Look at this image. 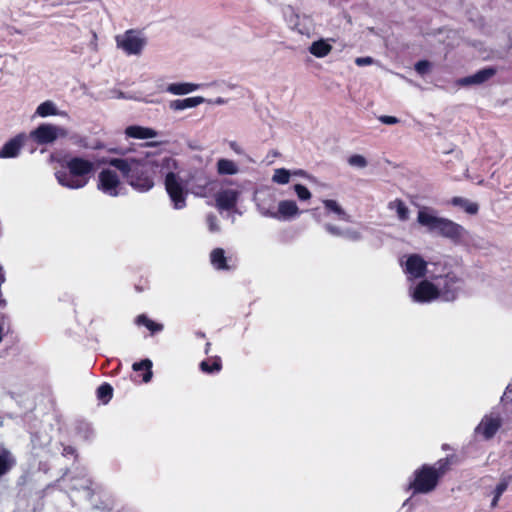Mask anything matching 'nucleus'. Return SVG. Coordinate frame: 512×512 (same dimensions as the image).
<instances>
[{
	"label": "nucleus",
	"instance_id": "f257e3e1",
	"mask_svg": "<svg viewBox=\"0 0 512 512\" xmlns=\"http://www.w3.org/2000/svg\"><path fill=\"white\" fill-rule=\"evenodd\" d=\"M127 183L139 192H147L155 185L156 176L164 175V186L175 209L186 206L188 191L186 180L181 175V166L172 156L159 151H149L126 158L113 159Z\"/></svg>",
	"mask_w": 512,
	"mask_h": 512
},
{
	"label": "nucleus",
	"instance_id": "f03ea898",
	"mask_svg": "<svg viewBox=\"0 0 512 512\" xmlns=\"http://www.w3.org/2000/svg\"><path fill=\"white\" fill-rule=\"evenodd\" d=\"M64 167L67 171L55 173L57 182L65 188L74 190L84 188L95 170L94 162L82 157L68 158Z\"/></svg>",
	"mask_w": 512,
	"mask_h": 512
},
{
	"label": "nucleus",
	"instance_id": "7ed1b4c3",
	"mask_svg": "<svg viewBox=\"0 0 512 512\" xmlns=\"http://www.w3.org/2000/svg\"><path fill=\"white\" fill-rule=\"evenodd\" d=\"M448 461L440 460L434 466L424 465L414 472V479L409 487L413 493H429L437 486L439 478L447 471Z\"/></svg>",
	"mask_w": 512,
	"mask_h": 512
},
{
	"label": "nucleus",
	"instance_id": "20e7f679",
	"mask_svg": "<svg viewBox=\"0 0 512 512\" xmlns=\"http://www.w3.org/2000/svg\"><path fill=\"white\" fill-rule=\"evenodd\" d=\"M258 209L262 216L282 222L293 221L302 213L296 201L292 199L280 200L275 207L259 203Z\"/></svg>",
	"mask_w": 512,
	"mask_h": 512
},
{
	"label": "nucleus",
	"instance_id": "39448f33",
	"mask_svg": "<svg viewBox=\"0 0 512 512\" xmlns=\"http://www.w3.org/2000/svg\"><path fill=\"white\" fill-rule=\"evenodd\" d=\"M112 167L102 169L97 177V189L110 197H117L124 189V185L119 177L117 167L110 162Z\"/></svg>",
	"mask_w": 512,
	"mask_h": 512
},
{
	"label": "nucleus",
	"instance_id": "423d86ee",
	"mask_svg": "<svg viewBox=\"0 0 512 512\" xmlns=\"http://www.w3.org/2000/svg\"><path fill=\"white\" fill-rule=\"evenodd\" d=\"M118 48L128 55H139L146 46L147 40L141 32L129 30L116 37Z\"/></svg>",
	"mask_w": 512,
	"mask_h": 512
},
{
	"label": "nucleus",
	"instance_id": "0eeeda50",
	"mask_svg": "<svg viewBox=\"0 0 512 512\" xmlns=\"http://www.w3.org/2000/svg\"><path fill=\"white\" fill-rule=\"evenodd\" d=\"M66 136L67 131L64 128L44 123L32 130L28 137L38 145H46L53 143L58 138H64Z\"/></svg>",
	"mask_w": 512,
	"mask_h": 512
},
{
	"label": "nucleus",
	"instance_id": "6e6552de",
	"mask_svg": "<svg viewBox=\"0 0 512 512\" xmlns=\"http://www.w3.org/2000/svg\"><path fill=\"white\" fill-rule=\"evenodd\" d=\"M439 288L434 277L431 280H422L409 288V296L416 303H429L439 298Z\"/></svg>",
	"mask_w": 512,
	"mask_h": 512
},
{
	"label": "nucleus",
	"instance_id": "1a4fd4ad",
	"mask_svg": "<svg viewBox=\"0 0 512 512\" xmlns=\"http://www.w3.org/2000/svg\"><path fill=\"white\" fill-rule=\"evenodd\" d=\"M400 265L408 280L421 278L427 271V262L418 254L402 256Z\"/></svg>",
	"mask_w": 512,
	"mask_h": 512
},
{
	"label": "nucleus",
	"instance_id": "9d476101",
	"mask_svg": "<svg viewBox=\"0 0 512 512\" xmlns=\"http://www.w3.org/2000/svg\"><path fill=\"white\" fill-rule=\"evenodd\" d=\"M434 281L437 288H439V298L444 301H451L456 298L459 290V280L455 275L434 276Z\"/></svg>",
	"mask_w": 512,
	"mask_h": 512
},
{
	"label": "nucleus",
	"instance_id": "9b49d317",
	"mask_svg": "<svg viewBox=\"0 0 512 512\" xmlns=\"http://www.w3.org/2000/svg\"><path fill=\"white\" fill-rule=\"evenodd\" d=\"M502 425L501 417L496 413L485 415L475 428V434L483 439H491Z\"/></svg>",
	"mask_w": 512,
	"mask_h": 512
},
{
	"label": "nucleus",
	"instance_id": "f8f14e48",
	"mask_svg": "<svg viewBox=\"0 0 512 512\" xmlns=\"http://www.w3.org/2000/svg\"><path fill=\"white\" fill-rule=\"evenodd\" d=\"M435 234L458 242L467 235V231L460 224L448 218H442Z\"/></svg>",
	"mask_w": 512,
	"mask_h": 512
},
{
	"label": "nucleus",
	"instance_id": "ddd939ff",
	"mask_svg": "<svg viewBox=\"0 0 512 512\" xmlns=\"http://www.w3.org/2000/svg\"><path fill=\"white\" fill-rule=\"evenodd\" d=\"M442 218L434 209L426 206L420 207L417 213L418 224L431 233H436Z\"/></svg>",
	"mask_w": 512,
	"mask_h": 512
},
{
	"label": "nucleus",
	"instance_id": "4468645a",
	"mask_svg": "<svg viewBox=\"0 0 512 512\" xmlns=\"http://www.w3.org/2000/svg\"><path fill=\"white\" fill-rule=\"evenodd\" d=\"M27 140V135L24 133L18 134L11 138L0 149V158H15L20 154L22 147Z\"/></svg>",
	"mask_w": 512,
	"mask_h": 512
},
{
	"label": "nucleus",
	"instance_id": "2eb2a0df",
	"mask_svg": "<svg viewBox=\"0 0 512 512\" xmlns=\"http://www.w3.org/2000/svg\"><path fill=\"white\" fill-rule=\"evenodd\" d=\"M496 74V70L492 67L484 68L473 75H469L457 80V85L461 87L476 86L487 82Z\"/></svg>",
	"mask_w": 512,
	"mask_h": 512
},
{
	"label": "nucleus",
	"instance_id": "dca6fc26",
	"mask_svg": "<svg viewBox=\"0 0 512 512\" xmlns=\"http://www.w3.org/2000/svg\"><path fill=\"white\" fill-rule=\"evenodd\" d=\"M215 182L206 177L198 176L192 179L190 185V192L197 197H209L214 192Z\"/></svg>",
	"mask_w": 512,
	"mask_h": 512
},
{
	"label": "nucleus",
	"instance_id": "f3484780",
	"mask_svg": "<svg viewBox=\"0 0 512 512\" xmlns=\"http://www.w3.org/2000/svg\"><path fill=\"white\" fill-rule=\"evenodd\" d=\"M239 191L232 188L222 189L215 195V205L219 210L233 209L238 201Z\"/></svg>",
	"mask_w": 512,
	"mask_h": 512
},
{
	"label": "nucleus",
	"instance_id": "a211bd4d",
	"mask_svg": "<svg viewBox=\"0 0 512 512\" xmlns=\"http://www.w3.org/2000/svg\"><path fill=\"white\" fill-rule=\"evenodd\" d=\"M124 134L126 138H132L136 140H149L158 137L159 132L146 126L130 125L125 128Z\"/></svg>",
	"mask_w": 512,
	"mask_h": 512
},
{
	"label": "nucleus",
	"instance_id": "6ab92c4d",
	"mask_svg": "<svg viewBox=\"0 0 512 512\" xmlns=\"http://www.w3.org/2000/svg\"><path fill=\"white\" fill-rule=\"evenodd\" d=\"M332 42H334L333 39L321 38L312 42L308 50L313 56L324 58L331 53L333 49Z\"/></svg>",
	"mask_w": 512,
	"mask_h": 512
},
{
	"label": "nucleus",
	"instance_id": "aec40b11",
	"mask_svg": "<svg viewBox=\"0 0 512 512\" xmlns=\"http://www.w3.org/2000/svg\"><path fill=\"white\" fill-rule=\"evenodd\" d=\"M322 204L324 206L326 214L334 215L339 220L349 221L350 215L337 200L323 199Z\"/></svg>",
	"mask_w": 512,
	"mask_h": 512
},
{
	"label": "nucleus",
	"instance_id": "412c9836",
	"mask_svg": "<svg viewBox=\"0 0 512 512\" xmlns=\"http://www.w3.org/2000/svg\"><path fill=\"white\" fill-rule=\"evenodd\" d=\"M216 172L220 176H234L240 172V167L232 159L229 158H219L216 161Z\"/></svg>",
	"mask_w": 512,
	"mask_h": 512
},
{
	"label": "nucleus",
	"instance_id": "4be33fe9",
	"mask_svg": "<svg viewBox=\"0 0 512 512\" xmlns=\"http://www.w3.org/2000/svg\"><path fill=\"white\" fill-rule=\"evenodd\" d=\"M206 99L202 96L188 97L185 99H176L169 103V108L173 111H183L186 109L194 108L202 103H205Z\"/></svg>",
	"mask_w": 512,
	"mask_h": 512
},
{
	"label": "nucleus",
	"instance_id": "5701e85b",
	"mask_svg": "<svg viewBox=\"0 0 512 512\" xmlns=\"http://www.w3.org/2000/svg\"><path fill=\"white\" fill-rule=\"evenodd\" d=\"M204 85L192 82L171 83L167 86L166 91L172 95H187L198 91Z\"/></svg>",
	"mask_w": 512,
	"mask_h": 512
},
{
	"label": "nucleus",
	"instance_id": "b1692460",
	"mask_svg": "<svg viewBox=\"0 0 512 512\" xmlns=\"http://www.w3.org/2000/svg\"><path fill=\"white\" fill-rule=\"evenodd\" d=\"M210 263L217 270H229V260L221 248H215L210 253Z\"/></svg>",
	"mask_w": 512,
	"mask_h": 512
},
{
	"label": "nucleus",
	"instance_id": "393cba45",
	"mask_svg": "<svg viewBox=\"0 0 512 512\" xmlns=\"http://www.w3.org/2000/svg\"><path fill=\"white\" fill-rule=\"evenodd\" d=\"M62 115H64V113L59 111L57 105L51 100H47V101H44L41 104H39L35 111V116H38L41 118H46L49 116H62Z\"/></svg>",
	"mask_w": 512,
	"mask_h": 512
},
{
	"label": "nucleus",
	"instance_id": "a878e982",
	"mask_svg": "<svg viewBox=\"0 0 512 512\" xmlns=\"http://www.w3.org/2000/svg\"><path fill=\"white\" fill-rule=\"evenodd\" d=\"M15 465V458L10 451L0 449V476L6 474Z\"/></svg>",
	"mask_w": 512,
	"mask_h": 512
},
{
	"label": "nucleus",
	"instance_id": "bb28decb",
	"mask_svg": "<svg viewBox=\"0 0 512 512\" xmlns=\"http://www.w3.org/2000/svg\"><path fill=\"white\" fill-rule=\"evenodd\" d=\"M389 209L394 211L401 221H406L409 219L410 212L406 204L401 200H394L389 203Z\"/></svg>",
	"mask_w": 512,
	"mask_h": 512
},
{
	"label": "nucleus",
	"instance_id": "cd10ccee",
	"mask_svg": "<svg viewBox=\"0 0 512 512\" xmlns=\"http://www.w3.org/2000/svg\"><path fill=\"white\" fill-rule=\"evenodd\" d=\"M452 205L461 208L463 211L470 215L478 212V205L462 197H454L451 200Z\"/></svg>",
	"mask_w": 512,
	"mask_h": 512
},
{
	"label": "nucleus",
	"instance_id": "c85d7f7f",
	"mask_svg": "<svg viewBox=\"0 0 512 512\" xmlns=\"http://www.w3.org/2000/svg\"><path fill=\"white\" fill-rule=\"evenodd\" d=\"M133 370L140 371L145 370V374L143 375V381L148 383L152 378V362L149 359H144L140 362L134 363L132 366Z\"/></svg>",
	"mask_w": 512,
	"mask_h": 512
},
{
	"label": "nucleus",
	"instance_id": "c756f323",
	"mask_svg": "<svg viewBox=\"0 0 512 512\" xmlns=\"http://www.w3.org/2000/svg\"><path fill=\"white\" fill-rule=\"evenodd\" d=\"M291 177L292 173L290 170H287L285 168H278L274 170L272 182L279 185H285L290 182Z\"/></svg>",
	"mask_w": 512,
	"mask_h": 512
},
{
	"label": "nucleus",
	"instance_id": "7c9ffc66",
	"mask_svg": "<svg viewBox=\"0 0 512 512\" xmlns=\"http://www.w3.org/2000/svg\"><path fill=\"white\" fill-rule=\"evenodd\" d=\"M200 368L205 373L219 372L221 370V360L215 357L206 361H202Z\"/></svg>",
	"mask_w": 512,
	"mask_h": 512
},
{
	"label": "nucleus",
	"instance_id": "2f4dec72",
	"mask_svg": "<svg viewBox=\"0 0 512 512\" xmlns=\"http://www.w3.org/2000/svg\"><path fill=\"white\" fill-rule=\"evenodd\" d=\"M136 323L138 325H144L148 330H150L152 333L159 332L163 329V325L156 323L149 318H147L145 315H140L136 319Z\"/></svg>",
	"mask_w": 512,
	"mask_h": 512
},
{
	"label": "nucleus",
	"instance_id": "473e14b6",
	"mask_svg": "<svg viewBox=\"0 0 512 512\" xmlns=\"http://www.w3.org/2000/svg\"><path fill=\"white\" fill-rule=\"evenodd\" d=\"M347 163L357 169H364L368 165L366 157L361 154H352L348 157Z\"/></svg>",
	"mask_w": 512,
	"mask_h": 512
},
{
	"label": "nucleus",
	"instance_id": "72a5a7b5",
	"mask_svg": "<svg viewBox=\"0 0 512 512\" xmlns=\"http://www.w3.org/2000/svg\"><path fill=\"white\" fill-rule=\"evenodd\" d=\"M293 189H294V192H295L297 198L300 201H308L312 197L311 192L305 186H303L301 184H295Z\"/></svg>",
	"mask_w": 512,
	"mask_h": 512
},
{
	"label": "nucleus",
	"instance_id": "f704fd0d",
	"mask_svg": "<svg viewBox=\"0 0 512 512\" xmlns=\"http://www.w3.org/2000/svg\"><path fill=\"white\" fill-rule=\"evenodd\" d=\"M113 389L109 384L101 385L97 390V396L99 399L107 403L112 397Z\"/></svg>",
	"mask_w": 512,
	"mask_h": 512
},
{
	"label": "nucleus",
	"instance_id": "c9c22d12",
	"mask_svg": "<svg viewBox=\"0 0 512 512\" xmlns=\"http://www.w3.org/2000/svg\"><path fill=\"white\" fill-rule=\"evenodd\" d=\"M342 238L350 241H358L361 239V232L355 227L343 228Z\"/></svg>",
	"mask_w": 512,
	"mask_h": 512
},
{
	"label": "nucleus",
	"instance_id": "e433bc0d",
	"mask_svg": "<svg viewBox=\"0 0 512 512\" xmlns=\"http://www.w3.org/2000/svg\"><path fill=\"white\" fill-rule=\"evenodd\" d=\"M508 483L506 481L500 482L496 488H495V495L492 501V506H496L497 502L499 501L501 495L504 493V491L507 489Z\"/></svg>",
	"mask_w": 512,
	"mask_h": 512
},
{
	"label": "nucleus",
	"instance_id": "4c0bfd02",
	"mask_svg": "<svg viewBox=\"0 0 512 512\" xmlns=\"http://www.w3.org/2000/svg\"><path fill=\"white\" fill-rule=\"evenodd\" d=\"M206 222L210 232L215 233L220 230L219 221L215 215H208L206 218Z\"/></svg>",
	"mask_w": 512,
	"mask_h": 512
},
{
	"label": "nucleus",
	"instance_id": "58836bf2",
	"mask_svg": "<svg viewBox=\"0 0 512 512\" xmlns=\"http://www.w3.org/2000/svg\"><path fill=\"white\" fill-rule=\"evenodd\" d=\"M325 230L333 235V236H337V237H341L342 238V235H343V229L336 226V225H333V224H326L325 225Z\"/></svg>",
	"mask_w": 512,
	"mask_h": 512
},
{
	"label": "nucleus",
	"instance_id": "ea45409f",
	"mask_svg": "<svg viewBox=\"0 0 512 512\" xmlns=\"http://www.w3.org/2000/svg\"><path fill=\"white\" fill-rule=\"evenodd\" d=\"M430 63L428 61H419L418 63H416L415 65V70L419 73V74H426L430 71Z\"/></svg>",
	"mask_w": 512,
	"mask_h": 512
},
{
	"label": "nucleus",
	"instance_id": "a19ab883",
	"mask_svg": "<svg viewBox=\"0 0 512 512\" xmlns=\"http://www.w3.org/2000/svg\"><path fill=\"white\" fill-rule=\"evenodd\" d=\"M501 400L504 404H512V383L506 387Z\"/></svg>",
	"mask_w": 512,
	"mask_h": 512
},
{
	"label": "nucleus",
	"instance_id": "79ce46f5",
	"mask_svg": "<svg viewBox=\"0 0 512 512\" xmlns=\"http://www.w3.org/2000/svg\"><path fill=\"white\" fill-rule=\"evenodd\" d=\"M379 120L386 125H394L399 122V120L396 117L387 115L381 116Z\"/></svg>",
	"mask_w": 512,
	"mask_h": 512
},
{
	"label": "nucleus",
	"instance_id": "37998d69",
	"mask_svg": "<svg viewBox=\"0 0 512 512\" xmlns=\"http://www.w3.org/2000/svg\"><path fill=\"white\" fill-rule=\"evenodd\" d=\"M229 147L230 149L236 153L237 155H243L244 154V149L242 148L241 145H239L237 142L235 141H231L229 143Z\"/></svg>",
	"mask_w": 512,
	"mask_h": 512
},
{
	"label": "nucleus",
	"instance_id": "c03bdc74",
	"mask_svg": "<svg viewBox=\"0 0 512 512\" xmlns=\"http://www.w3.org/2000/svg\"><path fill=\"white\" fill-rule=\"evenodd\" d=\"M355 63L358 66L370 65L373 63V59L371 57H359L355 60Z\"/></svg>",
	"mask_w": 512,
	"mask_h": 512
},
{
	"label": "nucleus",
	"instance_id": "a18cd8bd",
	"mask_svg": "<svg viewBox=\"0 0 512 512\" xmlns=\"http://www.w3.org/2000/svg\"><path fill=\"white\" fill-rule=\"evenodd\" d=\"M206 102L211 103V104H215V105H224V104H226L227 101L224 98H222V97H218V98H216L214 100H207L206 99Z\"/></svg>",
	"mask_w": 512,
	"mask_h": 512
},
{
	"label": "nucleus",
	"instance_id": "49530a36",
	"mask_svg": "<svg viewBox=\"0 0 512 512\" xmlns=\"http://www.w3.org/2000/svg\"><path fill=\"white\" fill-rule=\"evenodd\" d=\"M90 46H91L92 50H94V51L98 50L97 35H96V33L92 34V41L90 43Z\"/></svg>",
	"mask_w": 512,
	"mask_h": 512
},
{
	"label": "nucleus",
	"instance_id": "de8ad7c7",
	"mask_svg": "<svg viewBox=\"0 0 512 512\" xmlns=\"http://www.w3.org/2000/svg\"><path fill=\"white\" fill-rule=\"evenodd\" d=\"M291 173H292V176H300V177L310 178V176L303 170H295V171H291Z\"/></svg>",
	"mask_w": 512,
	"mask_h": 512
},
{
	"label": "nucleus",
	"instance_id": "09e8293b",
	"mask_svg": "<svg viewBox=\"0 0 512 512\" xmlns=\"http://www.w3.org/2000/svg\"><path fill=\"white\" fill-rule=\"evenodd\" d=\"M3 335H4V329H3V327L0 326V342L2 341Z\"/></svg>",
	"mask_w": 512,
	"mask_h": 512
}]
</instances>
